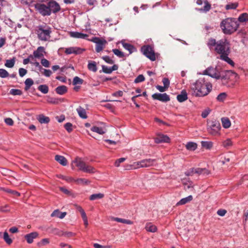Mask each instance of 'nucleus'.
<instances>
[{
    "mask_svg": "<svg viewBox=\"0 0 248 248\" xmlns=\"http://www.w3.org/2000/svg\"><path fill=\"white\" fill-rule=\"evenodd\" d=\"M227 97V94L225 93H222L219 94L217 99L218 101L222 102Z\"/></svg>",
    "mask_w": 248,
    "mask_h": 248,
    "instance_id": "obj_52",
    "label": "nucleus"
},
{
    "mask_svg": "<svg viewBox=\"0 0 248 248\" xmlns=\"http://www.w3.org/2000/svg\"><path fill=\"white\" fill-rule=\"evenodd\" d=\"M145 78L143 76V75H139L134 80V82L136 83H138L139 82H142L144 81Z\"/></svg>",
    "mask_w": 248,
    "mask_h": 248,
    "instance_id": "obj_56",
    "label": "nucleus"
},
{
    "mask_svg": "<svg viewBox=\"0 0 248 248\" xmlns=\"http://www.w3.org/2000/svg\"><path fill=\"white\" fill-rule=\"evenodd\" d=\"M34 82L31 78H28L25 81V86L24 89L26 91H27L30 89L31 87L33 84Z\"/></svg>",
    "mask_w": 248,
    "mask_h": 248,
    "instance_id": "obj_37",
    "label": "nucleus"
},
{
    "mask_svg": "<svg viewBox=\"0 0 248 248\" xmlns=\"http://www.w3.org/2000/svg\"><path fill=\"white\" fill-rule=\"evenodd\" d=\"M74 162L76 164V166L78 167L79 170H80L83 171L84 168L86 167V163L82 160L81 158H76Z\"/></svg>",
    "mask_w": 248,
    "mask_h": 248,
    "instance_id": "obj_17",
    "label": "nucleus"
},
{
    "mask_svg": "<svg viewBox=\"0 0 248 248\" xmlns=\"http://www.w3.org/2000/svg\"><path fill=\"white\" fill-rule=\"evenodd\" d=\"M38 235L39 234L37 232H34L25 235V238L28 243L31 244L33 242V239L37 238Z\"/></svg>",
    "mask_w": 248,
    "mask_h": 248,
    "instance_id": "obj_16",
    "label": "nucleus"
},
{
    "mask_svg": "<svg viewBox=\"0 0 248 248\" xmlns=\"http://www.w3.org/2000/svg\"><path fill=\"white\" fill-rule=\"evenodd\" d=\"M91 130L101 135L104 134L106 132V129L105 127H99L96 126H93Z\"/></svg>",
    "mask_w": 248,
    "mask_h": 248,
    "instance_id": "obj_26",
    "label": "nucleus"
},
{
    "mask_svg": "<svg viewBox=\"0 0 248 248\" xmlns=\"http://www.w3.org/2000/svg\"><path fill=\"white\" fill-rule=\"evenodd\" d=\"M87 67L90 71L93 72H96L97 70L96 63L94 61H89Z\"/></svg>",
    "mask_w": 248,
    "mask_h": 248,
    "instance_id": "obj_28",
    "label": "nucleus"
},
{
    "mask_svg": "<svg viewBox=\"0 0 248 248\" xmlns=\"http://www.w3.org/2000/svg\"><path fill=\"white\" fill-rule=\"evenodd\" d=\"M122 45L124 49L129 51V54H131L136 50V48L132 45L129 43H123Z\"/></svg>",
    "mask_w": 248,
    "mask_h": 248,
    "instance_id": "obj_27",
    "label": "nucleus"
},
{
    "mask_svg": "<svg viewBox=\"0 0 248 248\" xmlns=\"http://www.w3.org/2000/svg\"><path fill=\"white\" fill-rule=\"evenodd\" d=\"M112 51L115 54V55L119 58H122L124 57V53L118 49H113Z\"/></svg>",
    "mask_w": 248,
    "mask_h": 248,
    "instance_id": "obj_49",
    "label": "nucleus"
},
{
    "mask_svg": "<svg viewBox=\"0 0 248 248\" xmlns=\"http://www.w3.org/2000/svg\"><path fill=\"white\" fill-rule=\"evenodd\" d=\"M190 89L192 95L196 97L207 95L212 89V85L205 80L204 78H200L191 84Z\"/></svg>",
    "mask_w": 248,
    "mask_h": 248,
    "instance_id": "obj_2",
    "label": "nucleus"
},
{
    "mask_svg": "<svg viewBox=\"0 0 248 248\" xmlns=\"http://www.w3.org/2000/svg\"><path fill=\"white\" fill-rule=\"evenodd\" d=\"M57 235H58L59 236L64 235V236H67L69 237H72L74 235L73 233L71 232H60V233H58Z\"/></svg>",
    "mask_w": 248,
    "mask_h": 248,
    "instance_id": "obj_60",
    "label": "nucleus"
},
{
    "mask_svg": "<svg viewBox=\"0 0 248 248\" xmlns=\"http://www.w3.org/2000/svg\"><path fill=\"white\" fill-rule=\"evenodd\" d=\"M239 78L238 75L232 71L226 70L220 72L219 78L221 84L229 88H233L238 82Z\"/></svg>",
    "mask_w": 248,
    "mask_h": 248,
    "instance_id": "obj_3",
    "label": "nucleus"
},
{
    "mask_svg": "<svg viewBox=\"0 0 248 248\" xmlns=\"http://www.w3.org/2000/svg\"><path fill=\"white\" fill-rule=\"evenodd\" d=\"M187 150L189 151H195L197 148V144L193 142H188L186 145Z\"/></svg>",
    "mask_w": 248,
    "mask_h": 248,
    "instance_id": "obj_36",
    "label": "nucleus"
},
{
    "mask_svg": "<svg viewBox=\"0 0 248 248\" xmlns=\"http://www.w3.org/2000/svg\"><path fill=\"white\" fill-rule=\"evenodd\" d=\"M102 68L103 72L106 74H111L112 72L111 67H108L107 66L102 65Z\"/></svg>",
    "mask_w": 248,
    "mask_h": 248,
    "instance_id": "obj_58",
    "label": "nucleus"
},
{
    "mask_svg": "<svg viewBox=\"0 0 248 248\" xmlns=\"http://www.w3.org/2000/svg\"><path fill=\"white\" fill-rule=\"evenodd\" d=\"M104 197V195L102 193H97V194H93L90 196V200L91 201H94L96 199H102Z\"/></svg>",
    "mask_w": 248,
    "mask_h": 248,
    "instance_id": "obj_41",
    "label": "nucleus"
},
{
    "mask_svg": "<svg viewBox=\"0 0 248 248\" xmlns=\"http://www.w3.org/2000/svg\"><path fill=\"white\" fill-rule=\"evenodd\" d=\"M196 3L199 5H201L204 3L203 7L196 9L197 10L200 12L207 13L211 8V5L207 0H197Z\"/></svg>",
    "mask_w": 248,
    "mask_h": 248,
    "instance_id": "obj_11",
    "label": "nucleus"
},
{
    "mask_svg": "<svg viewBox=\"0 0 248 248\" xmlns=\"http://www.w3.org/2000/svg\"><path fill=\"white\" fill-rule=\"evenodd\" d=\"M141 168H142L141 160L134 162L132 164L129 165L126 169H138Z\"/></svg>",
    "mask_w": 248,
    "mask_h": 248,
    "instance_id": "obj_30",
    "label": "nucleus"
},
{
    "mask_svg": "<svg viewBox=\"0 0 248 248\" xmlns=\"http://www.w3.org/2000/svg\"><path fill=\"white\" fill-rule=\"evenodd\" d=\"M210 112V110L209 108L206 109L202 112L201 116L203 118H205L207 117Z\"/></svg>",
    "mask_w": 248,
    "mask_h": 248,
    "instance_id": "obj_64",
    "label": "nucleus"
},
{
    "mask_svg": "<svg viewBox=\"0 0 248 248\" xmlns=\"http://www.w3.org/2000/svg\"><path fill=\"white\" fill-rule=\"evenodd\" d=\"M83 83V80L78 77H75L73 80V84L74 85L79 84L81 85Z\"/></svg>",
    "mask_w": 248,
    "mask_h": 248,
    "instance_id": "obj_48",
    "label": "nucleus"
},
{
    "mask_svg": "<svg viewBox=\"0 0 248 248\" xmlns=\"http://www.w3.org/2000/svg\"><path fill=\"white\" fill-rule=\"evenodd\" d=\"M3 239L8 245H11L13 243L12 239L10 238L7 232H4L3 233Z\"/></svg>",
    "mask_w": 248,
    "mask_h": 248,
    "instance_id": "obj_43",
    "label": "nucleus"
},
{
    "mask_svg": "<svg viewBox=\"0 0 248 248\" xmlns=\"http://www.w3.org/2000/svg\"><path fill=\"white\" fill-rule=\"evenodd\" d=\"M35 10L42 16H50V11L47 3L46 4L41 3H37L34 5Z\"/></svg>",
    "mask_w": 248,
    "mask_h": 248,
    "instance_id": "obj_7",
    "label": "nucleus"
},
{
    "mask_svg": "<svg viewBox=\"0 0 248 248\" xmlns=\"http://www.w3.org/2000/svg\"><path fill=\"white\" fill-rule=\"evenodd\" d=\"M154 100H157L163 102H167L170 100V97L166 93H155L152 95Z\"/></svg>",
    "mask_w": 248,
    "mask_h": 248,
    "instance_id": "obj_13",
    "label": "nucleus"
},
{
    "mask_svg": "<svg viewBox=\"0 0 248 248\" xmlns=\"http://www.w3.org/2000/svg\"><path fill=\"white\" fill-rule=\"evenodd\" d=\"M75 206L76 209L80 213L81 217L86 215L84 210L80 206L78 205L77 204H75Z\"/></svg>",
    "mask_w": 248,
    "mask_h": 248,
    "instance_id": "obj_61",
    "label": "nucleus"
},
{
    "mask_svg": "<svg viewBox=\"0 0 248 248\" xmlns=\"http://www.w3.org/2000/svg\"><path fill=\"white\" fill-rule=\"evenodd\" d=\"M201 145L202 148L209 150L213 147V142L210 141H202Z\"/></svg>",
    "mask_w": 248,
    "mask_h": 248,
    "instance_id": "obj_34",
    "label": "nucleus"
},
{
    "mask_svg": "<svg viewBox=\"0 0 248 248\" xmlns=\"http://www.w3.org/2000/svg\"><path fill=\"white\" fill-rule=\"evenodd\" d=\"M69 34L71 37L76 38L84 39L88 36L87 34H84L77 31H71L70 32Z\"/></svg>",
    "mask_w": 248,
    "mask_h": 248,
    "instance_id": "obj_18",
    "label": "nucleus"
},
{
    "mask_svg": "<svg viewBox=\"0 0 248 248\" xmlns=\"http://www.w3.org/2000/svg\"><path fill=\"white\" fill-rule=\"evenodd\" d=\"M72 127L73 125L70 123H67L64 125V127L68 133H70L73 131Z\"/></svg>",
    "mask_w": 248,
    "mask_h": 248,
    "instance_id": "obj_55",
    "label": "nucleus"
},
{
    "mask_svg": "<svg viewBox=\"0 0 248 248\" xmlns=\"http://www.w3.org/2000/svg\"><path fill=\"white\" fill-rule=\"evenodd\" d=\"M49 243V240L48 238H44L37 243L38 247H41Z\"/></svg>",
    "mask_w": 248,
    "mask_h": 248,
    "instance_id": "obj_50",
    "label": "nucleus"
},
{
    "mask_svg": "<svg viewBox=\"0 0 248 248\" xmlns=\"http://www.w3.org/2000/svg\"><path fill=\"white\" fill-rule=\"evenodd\" d=\"M145 229L147 231L152 232H155L157 231V227L152 223H147Z\"/></svg>",
    "mask_w": 248,
    "mask_h": 248,
    "instance_id": "obj_31",
    "label": "nucleus"
},
{
    "mask_svg": "<svg viewBox=\"0 0 248 248\" xmlns=\"http://www.w3.org/2000/svg\"><path fill=\"white\" fill-rule=\"evenodd\" d=\"M16 61L15 57H13L12 59L10 60H7L5 63V66L8 68H12L14 67Z\"/></svg>",
    "mask_w": 248,
    "mask_h": 248,
    "instance_id": "obj_39",
    "label": "nucleus"
},
{
    "mask_svg": "<svg viewBox=\"0 0 248 248\" xmlns=\"http://www.w3.org/2000/svg\"><path fill=\"white\" fill-rule=\"evenodd\" d=\"M1 189L7 193H10L13 195H15L17 197H19L20 196V193L18 192L13 190L9 188H1Z\"/></svg>",
    "mask_w": 248,
    "mask_h": 248,
    "instance_id": "obj_40",
    "label": "nucleus"
},
{
    "mask_svg": "<svg viewBox=\"0 0 248 248\" xmlns=\"http://www.w3.org/2000/svg\"><path fill=\"white\" fill-rule=\"evenodd\" d=\"M93 41L96 44L95 50L97 52H100L105 47L107 42L105 39H101L98 37H94Z\"/></svg>",
    "mask_w": 248,
    "mask_h": 248,
    "instance_id": "obj_10",
    "label": "nucleus"
},
{
    "mask_svg": "<svg viewBox=\"0 0 248 248\" xmlns=\"http://www.w3.org/2000/svg\"><path fill=\"white\" fill-rule=\"evenodd\" d=\"M203 74L208 75L217 79H219V78L220 75V72L218 71L217 67L210 66L208 67L203 72Z\"/></svg>",
    "mask_w": 248,
    "mask_h": 248,
    "instance_id": "obj_9",
    "label": "nucleus"
},
{
    "mask_svg": "<svg viewBox=\"0 0 248 248\" xmlns=\"http://www.w3.org/2000/svg\"><path fill=\"white\" fill-rule=\"evenodd\" d=\"M35 31L38 39L41 41H46L50 38L51 29L46 24L37 26Z\"/></svg>",
    "mask_w": 248,
    "mask_h": 248,
    "instance_id": "obj_5",
    "label": "nucleus"
},
{
    "mask_svg": "<svg viewBox=\"0 0 248 248\" xmlns=\"http://www.w3.org/2000/svg\"><path fill=\"white\" fill-rule=\"evenodd\" d=\"M187 94L185 90L181 91L180 94L177 95V99L179 102H183L187 99Z\"/></svg>",
    "mask_w": 248,
    "mask_h": 248,
    "instance_id": "obj_20",
    "label": "nucleus"
},
{
    "mask_svg": "<svg viewBox=\"0 0 248 248\" xmlns=\"http://www.w3.org/2000/svg\"><path fill=\"white\" fill-rule=\"evenodd\" d=\"M141 51L143 54L152 61L156 60L155 53L153 47L150 45H144L141 47Z\"/></svg>",
    "mask_w": 248,
    "mask_h": 248,
    "instance_id": "obj_8",
    "label": "nucleus"
},
{
    "mask_svg": "<svg viewBox=\"0 0 248 248\" xmlns=\"http://www.w3.org/2000/svg\"><path fill=\"white\" fill-rule=\"evenodd\" d=\"M41 63L45 67H49L50 66V62L45 58L41 59Z\"/></svg>",
    "mask_w": 248,
    "mask_h": 248,
    "instance_id": "obj_57",
    "label": "nucleus"
},
{
    "mask_svg": "<svg viewBox=\"0 0 248 248\" xmlns=\"http://www.w3.org/2000/svg\"><path fill=\"white\" fill-rule=\"evenodd\" d=\"M237 6V3H230L226 5L225 9L227 10L230 9H235Z\"/></svg>",
    "mask_w": 248,
    "mask_h": 248,
    "instance_id": "obj_47",
    "label": "nucleus"
},
{
    "mask_svg": "<svg viewBox=\"0 0 248 248\" xmlns=\"http://www.w3.org/2000/svg\"><path fill=\"white\" fill-rule=\"evenodd\" d=\"M195 173L198 174H205L207 175L209 173V172L206 169L196 168Z\"/></svg>",
    "mask_w": 248,
    "mask_h": 248,
    "instance_id": "obj_46",
    "label": "nucleus"
},
{
    "mask_svg": "<svg viewBox=\"0 0 248 248\" xmlns=\"http://www.w3.org/2000/svg\"><path fill=\"white\" fill-rule=\"evenodd\" d=\"M9 76L8 72L4 69H0V77L1 78H5Z\"/></svg>",
    "mask_w": 248,
    "mask_h": 248,
    "instance_id": "obj_54",
    "label": "nucleus"
},
{
    "mask_svg": "<svg viewBox=\"0 0 248 248\" xmlns=\"http://www.w3.org/2000/svg\"><path fill=\"white\" fill-rule=\"evenodd\" d=\"M125 159L126 158L124 157H122L117 159L114 163V165L117 167H119L120 164L124 162L125 160Z\"/></svg>",
    "mask_w": 248,
    "mask_h": 248,
    "instance_id": "obj_62",
    "label": "nucleus"
},
{
    "mask_svg": "<svg viewBox=\"0 0 248 248\" xmlns=\"http://www.w3.org/2000/svg\"><path fill=\"white\" fill-rule=\"evenodd\" d=\"M102 59L107 63L108 64H113L114 63V61L112 60L109 56H105L102 57Z\"/></svg>",
    "mask_w": 248,
    "mask_h": 248,
    "instance_id": "obj_53",
    "label": "nucleus"
},
{
    "mask_svg": "<svg viewBox=\"0 0 248 248\" xmlns=\"http://www.w3.org/2000/svg\"><path fill=\"white\" fill-rule=\"evenodd\" d=\"M75 47H70L66 48L65 53L66 54H75Z\"/></svg>",
    "mask_w": 248,
    "mask_h": 248,
    "instance_id": "obj_59",
    "label": "nucleus"
},
{
    "mask_svg": "<svg viewBox=\"0 0 248 248\" xmlns=\"http://www.w3.org/2000/svg\"><path fill=\"white\" fill-rule=\"evenodd\" d=\"M55 159L62 166H64L67 165V161L63 156L56 155L55 156Z\"/></svg>",
    "mask_w": 248,
    "mask_h": 248,
    "instance_id": "obj_23",
    "label": "nucleus"
},
{
    "mask_svg": "<svg viewBox=\"0 0 248 248\" xmlns=\"http://www.w3.org/2000/svg\"><path fill=\"white\" fill-rule=\"evenodd\" d=\"M239 23L233 18H227L223 20L220 23V27L224 33L231 34L238 29Z\"/></svg>",
    "mask_w": 248,
    "mask_h": 248,
    "instance_id": "obj_4",
    "label": "nucleus"
},
{
    "mask_svg": "<svg viewBox=\"0 0 248 248\" xmlns=\"http://www.w3.org/2000/svg\"><path fill=\"white\" fill-rule=\"evenodd\" d=\"M75 181L77 184L81 185H88L91 183L90 180L85 178H78L75 180Z\"/></svg>",
    "mask_w": 248,
    "mask_h": 248,
    "instance_id": "obj_35",
    "label": "nucleus"
},
{
    "mask_svg": "<svg viewBox=\"0 0 248 248\" xmlns=\"http://www.w3.org/2000/svg\"><path fill=\"white\" fill-rule=\"evenodd\" d=\"M248 20V14L247 13H243L241 14L238 18V21L240 22H244Z\"/></svg>",
    "mask_w": 248,
    "mask_h": 248,
    "instance_id": "obj_42",
    "label": "nucleus"
},
{
    "mask_svg": "<svg viewBox=\"0 0 248 248\" xmlns=\"http://www.w3.org/2000/svg\"><path fill=\"white\" fill-rule=\"evenodd\" d=\"M83 171L89 173H94L96 171V170L94 167L86 164Z\"/></svg>",
    "mask_w": 248,
    "mask_h": 248,
    "instance_id": "obj_33",
    "label": "nucleus"
},
{
    "mask_svg": "<svg viewBox=\"0 0 248 248\" xmlns=\"http://www.w3.org/2000/svg\"><path fill=\"white\" fill-rule=\"evenodd\" d=\"M77 111L80 118L84 119L87 118L86 111L83 108L79 106L77 108Z\"/></svg>",
    "mask_w": 248,
    "mask_h": 248,
    "instance_id": "obj_21",
    "label": "nucleus"
},
{
    "mask_svg": "<svg viewBox=\"0 0 248 248\" xmlns=\"http://www.w3.org/2000/svg\"><path fill=\"white\" fill-rule=\"evenodd\" d=\"M207 126V130L212 135L216 136L219 134L221 126L219 121L216 120L208 121Z\"/></svg>",
    "mask_w": 248,
    "mask_h": 248,
    "instance_id": "obj_6",
    "label": "nucleus"
},
{
    "mask_svg": "<svg viewBox=\"0 0 248 248\" xmlns=\"http://www.w3.org/2000/svg\"><path fill=\"white\" fill-rule=\"evenodd\" d=\"M113 220L118 222H121L127 224L131 225L133 224V221H131L130 220L121 218L119 217H113Z\"/></svg>",
    "mask_w": 248,
    "mask_h": 248,
    "instance_id": "obj_38",
    "label": "nucleus"
},
{
    "mask_svg": "<svg viewBox=\"0 0 248 248\" xmlns=\"http://www.w3.org/2000/svg\"><path fill=\"white\" fill-rule=\"evenodd\" d=\"M38 89L44 94H46L48 92V87L46 85H40L38 86Z\"/></svg>",
    "mask_w": 248,
    "mask_h": 248,
    "instance_id": "obj_45",
    "label": "nucleus"
},
{
    "mask_svg": "<svg viewBox=\"0 0 248 248\" xmlns=\"http://www.w3.org/2000/svg\"><path fill=\"white\" fill-rule=\"evenodd\" d=\"M222 145L225 148L229 149L232 145V142L230 139H228L223 141Z\"/></svg>",
    "mask_w": 248,
    "mask_h": 248,
    "instance_id": "obj_44",
    "label": "nucleus"
},
{
    "mask_svg": "<svg viewBox=\"0 0 248 248\" xmlns=\"http://www.w3.org/2000/svg\"><path fill=\"white\" fill-rule=\"evenodd\" d=\"M142 168H148L153 166L156 163V160L152 158H146L141 160Z\"/></svg>",
    "mask_w": 248,
    "mask_h": 248,
    "instance_id": "obj_15",
    "label": "nucleus"
},
{
    "mask_svg": "<svg viewBox=\"0 0 248 248\" xmlns=\"http://www.w3.org/2000/svg\"><path fill=\"white\" fill-rule=\"evenodd\" d=\"M10 93L14 95H20L22 94V92L19 89H12L10 90Z\"/></svg>",
    "mask_w": 248,
    "mask_h": 248,
    "instance_id": "obj_51",
    "label": "nucleus"
},
{
    "mask_svg": "<svg viewBox=\"0 0 248 248\" xmlns=\"http://www.w3.org/2000/svg\"><path fill=\"white\" fill-rule=\"evenodd\" d=\"M47 4L50 11V15L52 13L56 14L60 11L61 9L60 4L55 0H49Z\"/></svg>",
    "mask_w": 248,
    "mask_h": 248,
    "instance_id": "obj_12",
    "label": "nucleus"
},
{
    "mask_svg": "<svg viewBox=\"0 0 248 248\" xmlns=\"http://www.w3.org/2000/svg\"><path fill=\"white\" fill-rule=\"evenodd\" d=\"M221 122L223 127L225 128H228L231 126V122L227 117L222 118Z\"/></svg>",
    "mask_w": 248,
    "mask_h": 248,
    "instance_id": "obj_32",
    "label": "nucleus"
},
{
    "mask_svg": "<svg viewBox=\"0 0 248 248\" xmlns=\"http://www.w3.org/2000/svg\"><path fill=\"white\" fill-rule=\"evenodd\" d=\"M66 212H61L59 210H54L51 215V217H56L62 219L65 217Z\"/></svg>",
    "mask_w": 248,
    "mask_h": 248,
    "instance_id": "obj_25",
    "label": "nucleus"
},
{
    "mask_svg": "<svg viewBox=\"0 0 248 248\" xmlns=\"http://www.w3.org/2000/svg\"><path fill=\"white\" fill-rule=\"evenodd\" d=\"M37 119L41 124H48L50 122V119L47 116H45L43 114L39 115Z\"/></svg>",
    "mask_w": 248,
    "mask_h": 248,
    "instance_id": "obj_22",
    "label": "nucleus"
},
{
    "mask_svg": "<svg viewBox=\"0 0 248 248\" xmlns=\"http://www.w3.org/2000/svg\"><path fill=\"white\" fill-rule=\"evenodd\" d=\"M193 199V197L191 195H189L187 197L182 199L179 202L176 203V205H184L187 202H190Z\"/></svg>",
    "mask_w": 248,
    "mask_h": 248,
    "instance_id": "obj_29",
    "label": "nucleus"
},
{
    "mask_svg": "<svg viewBox=\"0 0 248 248\" xmlns=\"http://www.w3.org/2000/svg\"><path fill=\"white\" fill-rule=\"evenodd\" d=\"M206 45L210 51H214L219 55L221 60L231 65H234V62L228 57L231 53V44L226 38L217 41L215 38L211 37L208 39Z\"/></svg>",
    "mask_w": 248,
    "mask_h": 248,
    "instance_id": "obj_1",
    "label": "nucleus"
},
{
    "mask_svg": "<svg viewBox=\"0 0 248 248\" xmlns=\"http://www.w3.org/2000/svg\"><path fill=\"white\" fill-rule=\"evenodd\" d=\"M44 52H45L44 47L43 46H39L36 50L34 51L33 54L35 58H40L44 56Z\"/></svg>",
    "mask_w": 248,
    "mask_h": 248,
    "instance_id": "obj_19",
    "label": "nucleus"
},
{
    "mask_svg": "<svg viewBox=\"0 0 248 248\" xmlns=\"http://www.w3.org/2000/svg\"><path fill=\"white\" fill-rule=\"evenodd\" d=\"M55 91L57 93L62 95L67 93V88L65 85L59 86L55 89Z\"/></svg>",
    "mask_w": 248,
    "mask_h": 248,
    "instance_id": "obj_24",
    "label": "nucleus"
},
{
    "mask_svg": "<svg viewBox=\"0 0 248 248\" xmlns=\"http://www.w3.org/2000/svg\"><path fill=\"white\" fill-rule=\"evenodd\" d=\"M162 82L164 84V86L166 88L168 89L169 87L170 86V80L169 78H165L162 80Z\"/></svg>",
    "mask_w": 248,
    "mask_h": 248,
    "instance_id": "obj_63",
    "label": "nucleus"
},
{
    "mask_svg": "<svg viewBox=\"0 0 248 248\" xmlns=\"http://www.w3.org/2000/svg\"><path fill=\"white\" fill-rule=\"evenodd\" d=\"M156 143H169L170 141V138L167 135H159L154 139Z\"/></svg>",
    "mask_w": 248,
    "mask_h": 248,
    "instance_id": "obj_14",
    "label": "nucleus"
}]
</instances>
